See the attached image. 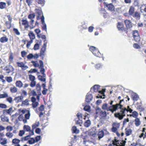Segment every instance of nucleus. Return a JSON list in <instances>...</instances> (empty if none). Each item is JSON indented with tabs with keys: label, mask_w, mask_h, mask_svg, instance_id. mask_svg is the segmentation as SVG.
<instances>
[{
	"label": "nucleus",
	"mask_w": 146,
	"mask_h": 146,
	"mask_svg": "<svg viewBox=\"0 0 146 146\" xmlns=\"http://www.w3.org/2000/svg\"><path fill=\"white\" fill-rule=\"evenodd\" d=\"M99 88L100 86L98 85H95L91 89H93L94 92H96L98 91Z\"/></svg>",
	"instance_id": "obj_34"
},
{
	"label": "nucleus",
	"mask_w": 146,
	"mask_h": 146,
	"mask_svg": "<svg viewBox=\"0 0 146 146\" xmlns=\"http://www.w3.org/2000/svg\"><path fill=\"white\" fill-rule=\"evenodd\" d=\"M5 79L9 83H11L13 81L12 78L10 76L6 77L5 78Z\"/></svg>",
	"instance_id": "obj_40"
},
{
	"label": "nucleus",
	"mask_w": 146,
	"mask_h": 146,
	"mask_svg": "<svg viewBox=\"0 0 146 146\" xmlns=\"http://www.w3.org/2000/svg\"><path fill=\"white\" fill-rule=\"evenodd\" d=\"M132 130L131 129L126 128L125 129V134L126 135L128 136L131 134Z\"/></svg>",
	"instance_id": "obj_30"
},
{
	"label": "nucleus",
	"mask_w": 146,
	"mask_h": 146,
	"mask_svg": "<svg viewBox=\"0 0 146 146\" xmlns=\"http://www.w3.org/2000/svg\"><path fill=\"white\" fill-rule=\"evenodd\" d=\"M8 96V93L6 92H4L3 94H0V99L6 98Z\"/></svg>",
	"instance_id": "obj_19"
},
{
	"label": "nucleus",
	"mask_w": 146,
	"mask_h": 146,
	"mask_svg": "<svg viewBox=\"0 0 146 146\" xmlns=\"http://www.w3.org/2000/svg\"><path fill=\"white\" fill-rule=\"evenodd\" d=\"M104 135V131L102 130L99 131L98 134V138L99 140L103 138Z\"/></svg>",
	"instance_id": "obj_15"
},
{
	"label": "nucleus",
	"mask_w": 146,
	"mask_h": 146,
	"mask_svg": "<svg viewBox=\"0 0 146 146\" xmlns=\"http://www.w3.org/2000/svg\"><path fill=\"white\" fill-rule=\"evenodd\" d=\"M118 105H112L109 106L108 104L106 103L104 104L102 107V109L108 111H110L112 113L117 110V107Z\"/></svg>",
	"instance_id": "obj_3"
},
{
	"label": "nucleus",
	"mask_w": 146,
	"mask_h": 146,
	"mask_svg": "<svg viewBox=\"0 0 146 146\" xmlns=\"http://www.w3.org/2000/svg\"><path fill=\"white\" fill-rule=\"evenodd\" d=\"M37 70L36 69H32L31 70L29 71V73H35L37 72Z\"/></svg>",
	"instance_id": "obj_62"
},
{
	"label": "nucleus",
	"mask_w": 146,
	"mask_h": 146,
	"mask_svg": "<svg viewBox=\"0 0 146 146\" xmlns=\"http://www.w3.org/2000/svg\"><path fill=\"white\" fill-rule=\"evenodd\" d=\"M40 66L39 68L40 69V72L41 73H43L45 72V70L44 68V64L42 61L41 60L39 61Z\"/></svg>",
	"instance_id": "obj_11"
},
{
	"label": "nucleus",
	"mask_w": 146,
	"mask_h": 146,
	"mask_svg": "<svg viewBox=\"0 0 146 146\" xmlns=\"http://www.w3.org/2000/svg\"><path fill=\"white\" fill-rule=\"evenodd\" d=\"M117 27L119 31H123L124 29V25L122 23L118 22Z\"/></svg>",
	"instance_id": "obj_17"
},
{
	"label": "nucleus",
	"mask_w": 146,
	"mask_h": 146,
	"mask_svg": "<svg viewBox=\"0 0 146 146\" xmlns=\"http://www.w3.org/2000/svg\"><path fill=\"white\" fill-rule=\"evenodd\" d=\"M46 49L44 47H42L40 51V54L41 56H43L44 55Z\"/></svg>",
	"instance_id": "obj_42"
},
{
	"label": "nucleus",
	"mask_w": 146,
	"mask_h": 146,
	"mask_svg": "<svg viewBox=\"0 0 146 146\" xmlns=\"http://www.w3.org/2000/svg\"><path fill=\"white\" fill-rule=\"evenodd\" d=\"M13 110L12 108H10L9 109L5 110L3 111V114H9Z\"/></svg>",
	"instance_id": "obj_25"
},
{
	"label": "nucleus",
	"mask_w": 146,
	"mask_h": 146,
	"mask_svg": "<svg viewBox=\"0 0 146 146\" xmlns=\"http://www.w3.org/2000/svg\"><path fill=\"white\" fill-rule=\"evenodd\" d=\"M104 4L108 8L109 10L111 11H114L115 7L112 3L107 4L106 2H104Z\"/></svg>",
	"instance_id": "obj_9"
},
{
	"label": "nucleus",
	"mask_w": 146,
	"mask_h": 146,
	"mask_svg": "<svg viewBox=\"0 0 146 146\" xmlns=\"http://www.w3.org/2000/svg\"><path fill=\"white\" fill-rule=\"evenodd\" d=\"M7 143V140L5 139H0V143L2 145H4Z\"/></svg>",
	"instance_id": "obj_31"
},
{
	"label": "nucleus",
	"mask_w": 146,
	"mask_h": 146,
	"mask_svg": "<svg viewBox=\"0 0 146 146\" xmlns=\"http://www.w3.org/2000/svg\"><path fill=\"white\" fill-rule=\"evenodd\" d=\"M17 64L18 66L21 67V68L25 65L23 62H17Z\"/></svg>",
	"instance_id": "obj_59"
},
{
	"label": "nucleus",
	"mask_w": 146,
	"mask_h": 146,
	"mask_svg": "<svg viewBox=\"0 0 146 146\" xmlns=\"http://www.w3.org/2000/svg\"><path fill=\"white\" fill-rule=\"evenodd\" d=\"M90 50L96 56H98V55H97L95 52H97V54H100L99 50L94 46H91L90 48Z\"/></svg>",
	"instance_id": "obj_7"
},
{
	"label": "nucleus",
	"mask_w": 146,
	"mask_h": 146,
	"mask_svg": "<svg viewBox=\"0 0 146 146\" xmlns=\"http://www.w3.org/2000/svg\"><path fill=\"white\" fill-rule=\"evenodd\" d=\"M6 4L5 3L3 2H0V9H3L5 8L6 7Z\"/></svg>",
	"instance_id": "obj_33"
},
{
	"label": "nucleus",
	"mask_w": 146,
	"mask_h": 146,
	"mask_svg": "<svg viewBox=\"0 0 146 146\" xmlns=\"http://www.w3.org/2000/svg\"><path fill=\"white\" fill-rule=\"evenodd\" d=\"M7 106L3 104H0V108L2 109H6L7 108Z\"/></svg>",
	"instance_id": "obj_54"
},
{
	"label": "nucleus",
	"mask_w": 146,
	"mask_h": 146,
	"mask_svg": "<svg viewBox=\"0 0 146 146\" xmlns=\"http://www.w3.org/2000/svg\"><path fill=\"white\" fill-rule=\"evenodd\" d=\"M129 111L130 113H131L133 110L131 109L129 106H127V108L123 107L120 110L119 112L116 113L114 114V116L117 118H118L119 120L123 119L125 116V111Z\"/></svg>",
	"instance_id": "obj_2"
},
{
	"label": "nucleus",
	"mask_w": 146,
	"mask_h": 146,
	"mask_svg": "<svg viewBox=\"0 0 146 146\" xmlns=\"http://www.w3.org/2000/svg\"><path fill=\"white\" fill-rule=\"evenodd\" d=\"M6 129L7 131H9V132L11 131L13 129V127L11 126H8L7 127Z\"/></svg>",
	"instance_id": "obj_57"
},
{
	"label": "nucleus",
	"mask_w": 146,
	"mask_h": 146,
	"mask_svg": "<svg viewBox=\"0 0 146 146\" xmlns=\"http://www.w3.org/2000/svg\"><path fill=\"white\" fill-rule=\"evenodd\" d=\"M88 135L91 138L94 140L97 138V134L95 132L90 131L88 133Z\"/></svg>",
	"instance_id": "obj_12"
},
{
	"label": "nucleus",
	"mask_w": 146,
	"mask_h": 146,
	"mask_svg": "<svg viewBox=\"0 0 146 146\" xmlns=\"http://www.w3.org/2000/svg\"><path fill=\"white\" fill-rule=\"evenodd\" d=\"M15 84L16 86L19 88H21L23 86V84L22 82L20 81H16Z\"/></svg>",
	"instance_id": "obj_27"
},
{
	"label": "nucleus",
	"mask_w": 146,
	"mask_h": 146,
	"mask_svg": "<svg viewBox=\"0 0 146 146\" xmlns=\"http://www.w3.org/2000/svg\"><path fill=\"white\" fill-rule=\"evenodd\" d=\"M102 110L99 108H98L96 109V114H100Z\"/></svg>",
	"instance_id": "obj_56"
},
{
	"label": "nucleus",
	"mask_w": 146,
	"mask_h": 146,
	"mask_svg": "<svg viewBox=\"0 0 146 146\" xmlns=\"http://www.w3.org/2000/svg\"><path fill=\"white\" fill-rule=\"evenodd\" d=\"M21 112L22 114L20 115L18 119L20 121H22L24 123H26L27 122V120L30 119V111L29 110H23Z\"/></svg>",
	"instance_id": "obj_1"
},
{
	"label": "nucleus",
	"mask_w": 146,
	"mask_h": 146,
	"mask_svg": "<svg viewBox=\"0 0 146 146\" xmlns=\"http://www.w3.org/2000/svg\"><path fill=\"white\" fill-rule=\"evenodd\" d=\"M6 101L9 103L11 104L13 102V98L11 97H8L6 98Z\"/></svg>",
	"instance_id": "obj_41"
},
{
	"label": "nucleus",
	"mask_w": 146,
	"mask_h": 146,
	"mask_svg": "<svg viewBox=\"0 0 146 146\" xmlns=\"http://www.w3.org/2000/svg\"><path fill=\"white\" fill-rule=\"evenodd\" d=\"M102 65L101 64H97L95 66V67L97 69H98L101 68L102 67Z\"/></svg>",
	"instance_id": "obj_61"
},
{
	"label": "nucleus",
	"mask_w": 146,
	"mask_h": 146,
	"mask_svg": "<svg viewBox=\"0 0 146 146\" xmlns=\"http://www.w3.org/2000/svg\"><path fill=\"white\" fill-rule=\"evenodd\" d=\"M133 36L135 41L136 42H139L140 40V38L139 34L138 31L137 30L133 31Z\"/></svg>",
	"instance_id": "obj_4"
},
{
	"label": "nucleus",
	"mask_w": 146,
	"mask_h": 146,
	"mask_svg": "<svg viewBox=\"0 0 146 146\" xmlns=\"http://www.w3.org/2000/svg\"><path fill=\"white\" fill-rule=\"evenodd\" d=\"M23 98V97L22 96H18L17 97H15L14 100H15L17 103L21 102Z\"/></svg>",
	"instance_id": "obj_14"
},
{
	"label": "nucleus",
	"mask_w": 146,
	"mask_h": 146,
	"mask_svg": "<svg viewBox=\"0 0 146 146\" xmlns=\"http://www.w3.org/2000/svg\"><path fill=\"white\" fill-rule=\"evenodd\" d=\"M99 93L102 95H99L96 96L97 98H100L101 99H104V97H103V96H105V95L104 94V91H98Z\"/></svg>",
	"instance_id": "obj_23"
},
{
	"label": "nucleus",
	"mask_w": 146,
	"mask_h": 146,
	"mask_svg": "<svg viewBox=\"0 0 146 146\" xmlns=\"http://www.w3.org/2000/svg\"><path fill=\"white\" fill-rule=\"evenodd\" d=\"M39 121L36 122L35 123L33 124L32 126V127L33 129H35L36 128V127H38L39 126Z\"/></svg>",
	"instance_id": "obj_45"
},
{
	"label": "nucleus",
	"mask_w": 146,
	"mask_h": 146,
	"mask_svg": "<svg viewBox=\"0 0 146 146\" xmlns=\"http://www.w3.org/2000/svg\"><path fill=\"white\" fill-rule=\"evenodd\" d=\"M93 97L92 95L90 93H88L86 98V101L88 103L91 102L93 99Z\"/></svg>",
	"instance_id": "obj_10"
},
{
	"label": "nucleus",
	"mask_w": 146,
	"mask_h": 146,
	"mask_svg": "<svg viewBox=\"0 0 146 146\" xmlns=\"http://www.w3.org/2000/svg\"><path fill=\"white\" fill-rule=\"evenodd\" d=\"M82 123V119H78V120L76 121V123L77 125H79L80 126H81V125Z\"/></svg>",
	"instance_id": "obj_51"
},
{
	"label": "nucleus",
	"mask_w": 146,
	"mask_h": 146,
	"mask_svg": "<svg viewBox=\"0 0 146 146\" xmlns=\"http://www.w3.org/2000/svg\"><path fill=\"white\" fill-rule=\"evenodd\" d=\"M14 70L13 67L10 65H7L4 68V70L5 71V72L8 74L13 72Z\"/></svg>",
	"instance_id": "obj_5"
},
{
	"label": "nucleus",
	"mask_w": 146,
	"mask_h": 146,
	"mask_svg": "<svg viewBox=\"0 0 146 146\" xmlns=\"http://www.w3.org/2000/svg\"><path fill=\"white\" fill-rule=\"evenodd\" d=\"M125 141H123L122 143H121V145H120L119 144V141H117L116 139H115L114 141H112V144L114 145H116V146H125ZM108 146H113L112 145V144H110Z\"/></svg>",
	"instance_id": "obj_6"
},
{
	"label": "nucleus",
	"mask_w": 146,
	"mask_h": 146,
	"mask_svg": "<svg viewBox=\"0 0 146 146\" xmlns=\"http://www.w3.org/2000/svg\"><path fill=\"white\" fill-rule=\"evenodd\" d=\"M133 113V117L136 118L138 115V113L136 111H132L131 113Z\"/></svg>",
	"instance_id": "obj_52"
},
{
	"label": "nucleus",
	"mask_w": 146,
	"mask_h": 146,
	"mask_svg": "<svg viewBox=\"0 0 146 146\" xmlns=\"http://www.w3.org/2000/svg\"><path fill=\"white\" fill-rule=\"evenodd\" d=\"M91 125V122L89 119H88L84 123V126L86 127H89Z\"/></svg>",
	"instance_id": "obj_20"
},
{
	"label": "nucleus",
	"mask_w": 146,
	"mask_h": 146,
	"mask_svg": "<svg viewBox=\"0 0 146 146\" xmlns=\"http://www.w3.org/2000/svg\"><path fill=\"white\" fill-rule=\"evenodd\" d=\"M28 35L31 40H32L35 38V36L33 32L32 31H31L29 33Z\"/></svg>",
	"instance_id": "obj_22"
},
{
	"label": "nucleus",
	"mask_w": 146,
	"mask_h": 146,
	"mask_svg": "<svg viewBox=\"0 0 146 146\" xmlns=\"http://www.w3.org/2000/svg\"><path fill=\"white\" fill-rule=\"evenodd\" d=\"M29 78L31 81H34L35 79V76H33L31 74H30L29 75Z\"/></svg>",
	"instance_id": "obj_50"
},
{
	"label": "nucleus",
	"mask_w": 146,
	"mask_h": 146,
	"mask_svg": "<svg viewBox=\"0 0 146 146\" xmlns=\"http://www.w3.org/2000/svg\"><path fill=\"white\" fill-rule=\"evenodd\" d=\"M72 130L73 131V132L74 133H79V130L76 127L74 126L72 127Z\"/></svg>",
	"instance_id": "obj_32"
},
{
	"label": "nucleus",
	"mask_w": 146,
	"mask_h": 146,
	"mask_svg": "<svg viewBox=\"0 0 146 146\" xmlns=\"http://www.w3.org/2000/svg\"><path fill=\"white\" fill-rule=\"evenodd\" d=\"M140 11L143 13L144 17L146 18V5L143 4L140 7Z\"/></svg>",
	"instance_id": "obj_8"
},
{
	"label": "nucleus",
	"mask_w": 146,
	"mask_h": 146,
	"mask_svg": "<svg viewBox=\"0 0 146 146\" xmlns=\"http://www.w3.org/2000/svg\"><path fill=\"white\" fill-rule=\"evenodd\" d=\"M133 99L134 101H137L139 99V96L138 95L136 94H134L132 95Z\"/></svg>",
	"instance_id": "obj_38"
},
{
	"label": "nucleus",
	"mask_w": 146,
	"mask_h": 146,
	"mask_svg": "<svg viewBox=\"0 0 146 146\" xmlns=\"http://www.w3.org/2000/svg\"><path fill=\"white\" fill-rule=\"evenodd\" d=\"M21 140H20L18 139L15 138L13 139L12 140V143L13 144L15 145H18L19 144V143L20 142Z\"/></svg>",
	"instance_id": "obj_29"
},
{
	"label": "nucleus",
	"mask_w": 146,
	"mask_h": 146,
	"mask_svg": "<svg viewBox=\"0 0 146 146\" xmlns=\"http://www.w3.org/2000/svg\"><path fill=\"white\" fill-rule=\"evenodd\" d=\"M132 16L134 17H136L137 19H139L140 17V14L139 13L136 11L135 12V14H133Z\"/></svg>",
	"instance_id": "obj_35"
},
{
	"label": "nucleus",
	"mask_w": 146,
	"mask_h": 146,
	"mask_svg": "<svg viewBox=\"0 0 146 146\" xmlns=\"http://www.w3.org/2000/svg\"><path fill=\"white\" fill-rule=\"evenodd\" d=\"M8 40V38L6 36H3L0 38V42L2 43L7 42Z\"/></svg>",
	"instance_id": "obj_18"
},
{
	"label": "nucleus",
	"mask_w": 146,
	"mask_h": 146,
	"mask_svg": "<svg viewBox=\"0 0 146 146\" xmlns=\"http://www.w3.org/2000/svg\"><path fill=\"white\" fill-rule=\"evenodd\" d=\"M84 110L87 112L90 111V107L89 106H86L84 108Z\"/></svg>",
	"instance_id": "obj_39"
},
{
	"label": "nucleus",
	"mask_w": 146,
	"mask_h": 146,
	"mask_svg": "<svg viewBox=\"0 0 146 146\" xmlns=\"http://www.w3.org/2000/svg\"><path fill=\"white\" fill-rule=\"evenodd\" d=\"M22 104L25 105H28L29 104V101L28 100H26L22 102Z\"/></svg>",
	"instance_id": "obj_64"
},
{
	"label": "nucleus",
	"mask_w": 146,
	"mask_h": 146,
	"mask_svg": "<svg viewBox=\"0 0 146 146\" xmlns=\"http://www.w3.org/2000/svg\"><path fill=\"white\" fill-rule=\"evenodd\" d=\"M134 12V9L133 7H131L129 11V14L130 15L132 16Z\"/></svg>",
	"instance_id": "obj_21"
},
{
	"label": "nucleus",
	"mask_w": 146,
	"mask_h": 146,
	"mask_svg": "<svg viewBox=\"0 0 146 146\" xmlns=\"http://www.w3.org/2000/svg\"><path fill=\"white\" fill-rule=\"evenodd\" d=\"M123 101V100H120V101L119 102V104H115V105H118L117 106V110L118 109H120V110L123 107V106L121 105V104L122 101Z\"/></svg>",
	"instance_id": "obj_24"
},
{
	"label": "nucleus",
	"mask_w": 146,
	"mask_h": 146,
	"mask_svg": "<svg viewBox=\"0 0 146 146\" xmlns=\"http://www.w3.org/2000/svg\"><path fill=\"white\" fill-rule=\"evenodd\" d=\"M0 118L1 121L3 122H8L9 121L8 118L3 115H1L0 116Z\"/></svg>",
	"instance_id": "obj_16"
},
{
	"label": "nucleus",
	"mask_w": 146,
	"mask_h": 146,
	"mask_svg": "<svg viewBox=\"0 0 146 146\" xmlns=\"http://www.w3.org/2000/svg\"><path fill=\"white\" fill-rule=\"evenodd\" d=\"M135 125L137 127L139 126L141 124V121H140V119L138 118H136L135 120Z\"/></svg>",
	"instance_id": "obj_26"
},
{
	"label": "nucleus",
	"mask_w": 146,
	"mask_h": 146,
	"mask_svg": "<svg viewBox=\"0 0 146 146\" xmlns=\"http://www.w3.org/2000/svg\"><path fill=\"white\" fill-rule=\"evenodd\" d=\"M42 29L47 32V28H46V25L45 23H44L42 24Z\"/></svg>",
	"instance_id": "obj_58"
},
{
	"label": "nucleus",
	"mask_w": 146,
	"mask_h": 146,
	"mask_svg": "<svg viewBox=\"0 0 146 146\" xmlns=\"http://www.w3.org/2000/svg\"><path fill=\"white\" fill-rule=\"evenodd\" d=\"M39 45L38 43L36 44L34 47V50H36L38 49L39 48Z\"/></svg>",
	"instance_id": "obj_63"
},
{
	"label": "nucleus",
	"mask_w": 146,
	"mask_h": 146,
	"mask_svg": "<svg viewBox=\"0 0 146 146\" xmlns=\"http://www.w3.org/2000/svg\"><path fill=\"white\" fill-rule=\"evenodd\" d=\"M124 23L127 28H130L132 27V23L130 20H126L125 21Z\"/></svg>",
	"instance_id": "obj_13"
},
{
	"label": "nucleus",
	"mask_w": 146,
	"mask_h": 146,
	"mask_svg": "<svg viewBox=\"0 0 146 146\" xmlns=\"http://www.w3.org/2000/svg\"><path fill=\"white\" fill-rule=\"evenodd\" d=\"M23 127L24 130L27 131H29L31 130L30 127L28 125H25Z\"/></svg>",
	"instance_id": "obj_43"
},
{
	"label": "nucleus",
	"mask_w": 146,
	"mask_h": 146,
	"mask_svg": "<svg viewBox=\"0 0 146 146\" xmlns=\"http://www.w3.org/2000/svg\"><path fill=\"white\" fill-rule=\"evenodd\" d=\"M32 105L33 108H36L38 106V103L37 102H35L33 103Z\"/></svg>",
	"instance_id": "obj_53"
},
{
	"label": "nucleus",
	"mask_w": 146,
	"mask_h": 146,
	"mask_svg": "<svg viewBox=\"0 0 146 146\" xmlns=\"http://www.w3.org/2000/svg\"><path fill=\"white\" fill-rule=\"evenodd\" d=\"M100 115L101 117H105L107 115L106 112L105 111H103L102 110Z\"/></svg>",
	"instance_id": "obj_36"
},
{
	"label": "nucleus",
	"mask_w": 146,
	"mask_h": 146,
	"mask_svg": "<svg viewBox=\"0 0 146 146\" xmlns=\"http://www.w3.org/2000/svg\"><path fill=\"white\" fill-rule=\"evenodd\" d=\"M21 22H22V24L23 25H25L29 24V22L26 20L23 19L21 20Z\"/></svg>",
	"instance_id": "obj_49"
},
{
	"label": "nucleus",
	"mask_w": 146,
	"mask_h": 146,
	"mask_svg": "<svg viewBox=\"0 0 146 146\" xmlns=\"http://www.w3.org/2000/svg\"><path fill=\"white\" fill-rule=\"evenodd\" d=\"M6 135L8 137L11 138L13 136V134L12 133L8 132L6 133Z\"/></svg>",
	"instance_id": "obj_44"
},
{
	"label": "nucleus",
	"mask_w": 146,
	"mask_h": 146,
	"mask_svg": "<svg viewBox=\"0 0 146 146\" xmlns=\"http://www.w3.org/2000/svg\"><path fill=\"white\" fill-rule=\"evenodd\" d=\"M31 62L35 67H39V66H40V65H39L38 63H37L36 61H32Z\"/></svg>",
	"instance_id": "obj_48"
},
{
	"label": "nucleus",
	"mask_w": 146,
	"mask_h": 146,
	"mask_svg": "<svg viewBox=\"0 0 146 146\" xmlns=\"http://www.w3.org/2000/svg\"><path fill=\"white\" fill-rule=\"evenodd\" d=\"M28 143L30 144H34L36 143L35 140L33 138H31L30 140H29L28 141Z\"/></svg>",
	"instance_id": "obj_37"
},
{
	"label": "nucleus",
	"mask_w": 146,
	"mask_h": 146,
	"mask_svg": "<svg viewBox=\"0 0 146 146\" xmlns=\"http://www.w3.org/2000/svg\"><path fill=\"white\" fill-rule=\"evenodd\" d=\"M36 2L38 4L43 5L44 4V1L43 0H36Z\"/></svg>",
	"instance_id": "obj_60"
},
{
	"label": "nucleus",
	"mask_w": 146,
	"mask_h": 146,
	"mask_svg": "<svg viewBox=\"0 0 146 146\" xmlns=\"http://www.w3.org/2000/svg\"><path fill=\"white\" fill-rule=\"evenodd\" d=\"M35 15L34 14H31L29 15L28 16V18L31 19L33 20V19L35 17Z\"/></svg>",
	"instance_id": "obj_47"
},
{
	"label": "nucleus",
	"mask_w": 146,
	"mask_h": 146,
	"mask_svg": "<svg viewBox=\"0 0 146 146\" xmlns=\"http://www.w3.org/2000/svg\"><path fill=\"white\" fill-rule=\"evenodd\" d=\"M36 89L37 91H38L37 93L40 92V91L41 90V86L40 84H36Z\"/></svg>",
	"instance_id": "obj_55"
},
{
	"label": "nucleus",
	"mask_w": 146,
	"mask_h": 146,
	"mask_svg": "<svg viewBox=\"0 0 146 146\" xmlns=\"http://www.w3.org/2000/svg\"><path fill=\"white\" fill-rule=\"evenodd\" d=\"M38 79L42 82H45L46 81V78H43L42 76L40 75H39L38 76Z\"/></svg>",
	"instance_id": "obj_46"
},
{
	"label": "nucleus",
	"mask_w": 146,
	"mask_h": 146,
	"mask_svg": "<svg viewBox=\"0 0 146 146\" xmlns=\"http://www.w3.org/2000/svg\"><path fill=\"white\" fill-rule=\"evenodd\" d=\"M11 92L12 93H16L17 91V89L15 86L11 87L10 89Z\"/></svg>",
	"instance_id": "obj_28"
}]
</instances>
